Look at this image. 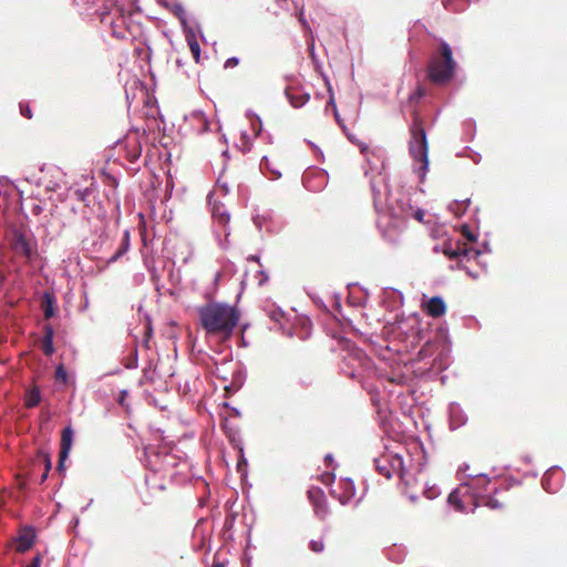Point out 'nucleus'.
<instances>
[{"label":"nucleus","mask_w":567,"mask_h":567,"mask_svg":"<svg viewBox=\"0 0 567 567\" xmlns=\"http://www.w3.org/2000/svg\"><path fill=\"white\" fill-rule=\"evenodd\" d=\"M372 195L374 208L378 213V228L389 241H395L398 239L410 215H413L416 220L423 221L425 215L423 209L411 212L412 207L403 202H398V205L394 206L388 192L383 194L375 189L374 181H372Z\"/></svg>","instance_id":"nucleus-1"},{"label":"nucleus","mask_w":567,"mask_h":567,"mask_svg":"<svg viewBox=\"0 0 567 567\" xmlns=\"http://www.w3.org/2000/svg\"><path fill=\"white\" fill-rule=\"evenodd\" d=\"M202 328L209 338L221 341L228 340L236 328L239 313L236 308L218 302H212L198 308Z\"/></svg>","instance_id":"nucleus-2"},{"label":"nucleus","mask_w":567,"mask_h":567,"mask_svg":"<svg viewBox=\"0 0 567 567\" xmlns=\"http://www.w3.org/2000/svg\"><path fill=\"white\" fill-rule=\"evenodd\" d=\"M489 483L484 474H476L468 482L462 483L456 489L449 495V503L454 506L457 512H473L477 506L485 505L491 509H498L502 504L493 496H484L483 491Z\"/></svg>","instance_id":"nucleus-3"},{"label":"nucleus","mask_w":567,"mask_h":567,"mask_svg":"<svg viewBox=\"0 0 567 567\" xmlns=\"http://www.w3.org/2000/svg\"><path fill=\"white\" fill-rule=\"evenodd\" d=\"M457 63L453 59L451 45L441 40L439 50L434 51L427 65V78L435 84L444 85L449 83L456 71Z\"/></svg>","instance_id":"nucleus-4"},{"label":"nucleus","mask_w":567,"mask_h":567,"mask_svg":"<svg viewBox=\"0 0 567 567\" xmlns=\"http://www.w3.org/2000/svg\"><path fill=\"white\" fill-rule=\"evenodd\" d=\"M342 374L363 382L364 378L377 375V368L364 351L357 347H348L343 350L340 362Z\"/></svg>","instance_id":"nucleus-5"},{"label":"nucleus","mask_w":567,"mask_h":567,"mask_svg":"<svg viewBox=\"0 0 567 567\" xmlns=\"http://www.w3.org/2000/svg\"><path fill=\"white\" fill-rule=\"evenodd\" d=\"M411 138L409 142V152L414 161V172L422 183L429 169V147L426 133L422 124L415 120L410 128Z\"/></svg>","instance_id":"nucleus-6"},{"label":"nucleus","mask_w":567,"mask_h":567,"mask_svg":"<svg viewBox=\"0 0 567 567\" xmlns=\"http://www.w3.org/2000/svg\"><path fill=\"white\" fill-rule=\"evenodd\" d=\"M9 245L16 255L27 260H30L37 252V240L31 230L24 227L12 228Z\"/></svg>","instance_id":"nucleus-7"},{"label":"nucleus","mask_w":567,"mask_h":567,"mask_svg":"<svg viewBox=\"0 0 567 567\" xmlns=\"http://www.w3.org/2000/svg\"><path fill=\"white\" fill-rule=\"evenodd\" d=\"M361 152L363 153L368 165L365 175H372L370 178V185L372 186V181H374L375 189L382 193V190L378 188V184L384 183V177L382 176V172L385 168L384 151L381 148L370 150L368 146H362Z\"/></svg>","instance_id":"nucleus-8"},{"label":"nucleus","mask_w":567,"mask_h":567,"mask_svg":"<svg viewBox=\"0 0 567 567\" xmlns=\"http://www.w3.org/2000/svg\"><path fill=\"white\" fill-rule=\"evenodd\" d=\"M374 466L386 478H390L393 474L401 478L404 476L403 458L399 454H384L377 457L374 458Z\"/></svg>","instance_id":"nucleus-9"},{"label":"nucleus","mask_w":567,"mask_h":567,"mask_svg":"<svg viewBox=\"0 0 567 567\" xmlns=\"http://www.w3.org/2000/svg\"><path fill=\"white\" fill-rule=\"evenodd\" d=\"M252 220L259 230L265 229L268 233H278L282 227L277 215L270 209L254 215Z\"/></svg>","instance_id":"nucleus-10"},{"label":"nucleus","mask_w":567,"mask_h":567,"mask_svg":"<svg viewBox=\"0 0 567 567\" xmlns=\"http://www.w3.org/2000/svg\"><path fill=\"white\" fill-rule=\"evenodd\" d=\"M117 147L122 150L125 157L131 162H136L142 154V144L137 133L127 135L123 141L117 143Z\"/></svg>","instance_id":"nucleus-11"},{"label":"nucleus","mask_w":567,"mask_h":567,"mask_svg":"<svg viewBox=\"0 0 567 567\" xmlns=\"http://www.w3.org/2000/svg\"><path fill=\"white\" fill-rule=\"evenodd\" d=\"M302 183L308 190L320 192L327 186L328 175L321 169L309 171L302 175Z\"/></svg>","instance_id":"nucleus-12"},{"label":"nucleus","mask_w":567,"mask_h":567,"mask_svg":"<svg viewBox=\"0 0 567 567\" xmlns=\"http://www.w3.org/2000/svg\"><path fill=\"white\" fill-rule=\"evenodd\" d=\"M563 481L561 470L559 466H553L546 471L542 478L543 488L548 493H555L559 489Z\"/></svg>","instance_id":"nucleus-13"},{"label":"nucleus","mask_w":567,"mask_h":567,"mask_svg":"<svg viewBox=\"0 0 567 567\" xmlns=\"http://www.w3.org/2000/svg\"><path fill=\"white\" fill-rule=\"evenodd\" d=\"M35 539V532L31 526H24L19 530L18 536L14 538L16 550L24 553L29 550Z\"/></svg>","instance_id":"nucleus-14"},{"label":"nucleus","mask_w":567,"mask_h":567,"mask_svg":"<svg viewBox=\"0 0 567 567\" xmlns=\"http://www.w3.org/2000/svg\"><path fill=\"white\" fill-rule=\"evenodd\" d=\"M483 250L480 249H467L461 247V244L458 243L456 247L453 246L452 243L444 244L443 247V254L447 256L449 258H458L461 256L467 257V259L474 258L477 259Z\"/></svg>","instance_id":"nucleus-15"},{"label":"nucleus","mask_w":567,"mask_h":567,"mask_svg":"<svg viewBox=\"0 0 567 567\" xmlns=\"http://www.w3.org/2000/svg\"><path fill=\"white\" fill-rule=\"evenodd\" d=\"M308 498L313 505L316 514L323 517L327 514V503L323 491L319 487H312L308 491Z\"/></svg>","instance_id":"nucleus-16"},{"label":"nucleus","mask_w":567,"mask_h":567,"mask_svg":"<svg viewBox=\"0 0 567 567\" xmlns=\"http://www.w3.org/2000/svg\"><path fill=\"white\" fill-rule=\"evenodd\" d=\"M449 420L451 430H456L467 422V415L458 403H451L449 405Z\"/></svg>","instance_id":"nucleus-17"},{"label":"nucleus","mask_w":567,"mask_h":567,"mask_svg":"<svg viewBox=\"0 0 567 567\" xmlns=\"http://www.w3.org/2000/svg\"><path fill=\"white\" fill-rule=\"evenodd\" d=\"M286 96L295 109H299L303 106L310 99V94L305 92L300 87H287L286 89Z\"/></svg>","instance_id":"nucleus-18"},{"label":"nucleus","mask_w":567,"mask_h":567,"mask_svg":"<svg viewBox=\"0 0 567 567\" xmlns=\"http://www.w3.org/2000/svg\"><path fill=\"white\" fill-rule=\"evenodd\" d=\"M72 441H73V431L70 426H66L62 431V436H61L59 470H62L63 463L66 460V457L69 456Z\"/></svg>","instance_id":"nucleus-19"},{"label":"nucleus","mask_w":567,"mask_h":567,"mask_svg":"<svg viewBox=\"0 0 567 567\" xmlns=\"http://www.w3.org/2000/svg\"><path fill=\"white\" fill-rule=\"evenodd\" d=\"M199 31V24H195V28H188V30L184 31L187 44L190 49V52L196 60L199 61L200 56V45L197 41V32Z\"/></svg>","instance_id":"nucleus-20"},{"label":"nucleus","mask_w":567,"mask_h":567,"mask_svg":"<svg viewBox=\"0 0 567 567\" xmlns=\"http://www.w3.org/2000/svg\"><path fill=\"white\" fill-rule=\"evenodd\" d=\"M186 121H189L192 125H197L198 133H204L209 130V122L203 111H193L189 115L185 116Z\"/></svg>","instance_id":"nucleus-21"},{"label":"nucleus","mask_w":567,"mask_h":567,"mask_svg":"<svg viewBox=\"0 0 567 567\" xmlns=\"http://www.w3.org/2000/svg\"><path fill=\"white\" fill-rule=\"evenodd\" d=\"M425 310L431 317L437 318L445 313L446 306L444 300L436 296L426 302Z\"/></svg>","instance_id":"nucleus-22"},{"label":"nucleus","mask_w":567,"mask_h":567,"mask_svg":"<svg viewBox=\"0 0 567 567\" xmlns=\"http://www.w3.org/2000/svg\"><path fill=\"white\" fill-rule=\"evenodd\" d=\"M213 217L216 220V223H218L220 226L224 227V231H225L226 236H228L229 231H228L227 226L230 220V216H229L228 212L226 210V208L224 206L215 205L213 208Z\"/></svg>","instance_id":"nucleus-23"},{"label":"nucleus","mask_w":567,"mask_h":567,"mask_svg":"<svg viewBox=\"0 0 567 567\" xmlns=\"http://www.w3.org/2000/svg\"><path fill=\"white\" fill-rule=\"evenodd\" d=\"M341 484L343 487V493L341 495H339L338 498L342 505H346V504H349L350 501L355 495V487H354L353 481L350 478L343 480L341 482Z\"/></svg>","instance_id":"nucleus-24"},{"label":"nucleus","mask_w":567,"mask_h":567,"mask_svg":"<svg viewBox=\"0 0 567 567\" xmlns=\"http://www.w3.org/2000/svg\"><path fill=\"white\" fill-rule=\"evenodd\" d=\"M173 13L179 20V22H181V24L183 27V31L188 30V28H195V24H198L196 21L188 22L186 11H185L184 7L181 3L174 4Z\"/></svg>","instance_id":"nucleus-25"},{"label":"nucleus","mask_w":567,"mask_h":567,"mask_svg":"<svg viewBox=\"0 0 567 567\" xmlns=\"http://www.w3.org/2000/svg\"><path fill=\"white\" fill-rule=\"evenodd\" d=\"M53 336H54L53 328L51 326H45L44 327V337L42 340V350H43L44 354H47V355H51L54 352Z\"/></svg>","instance_id":"nucleus-26"},{"label":"nucleus","mask_w":567,"mask_h":567,"mask_svg":"<svg viewBox=\"0 0 567 567\" xmlns=\"http://www.w3.org/2000/svg\"><path fill=\"white\" fill-rule=\"evenodd\" d=\"M130 245V231L126 229L123 234L120 247L117 248L115 254L112 257H110L109 262H114L122 256H124L128 251Z\"/></svg>","instance_id":"nucleus-27"},{"label":"nucleus","mask_w":567,"mask_h":567,"mask_svg":"<svg viewBox=\"0 0 567 567\" xmlns=\"http://www.w3.org/2000/svg\"><path fill=\"white\" fill-rule=\"evenodd\" d=\"M41 402V393L39 389L33 388L25 394L24 403L27 408H34Z\"/></svg>","instance_id":"nucleus-28"},{"label":"nucleus","mask_w":567,"mask_h":567,"mask_svg":"<svg viewBox=\"0 0 567 567\" xmlns=\"http://www.w3.org/2000/svg\"><path fill=\"white\" fill-rule=\"evenodd\" d=\"M267 313L269 316V318L274 321V322H277L279 323L280 328L284 330V323H285V318H286V313L278 307H275V306H271L268 310H267Z\"/></svg>","instance_id":"nucleus-29"},{"label":"nucleus","mask_w":567,"mask_h":567,"mask_svg":"<svg viewBox=\"0 0 567 567\" xmlns=\"http://www.w3.org/2000/svg\"><path fill=\"white\" fill-rule=\"evenodd\" d=\"M470 202V198L463 202L455 200L449 205V210L453 213L456 217H460L466 212Z\"/></svg>","instance_id":"nucleus-30"},{"label":"nucleus","mask_w":567,"mask_h":567,"mask_svg":"<svg viewBox=\"0 0 567 567\" xmlns=\"http://www.w3.org/2000/svg\"><path fill=\"white\" fill-rule=\"evenodd\" d=\"M260 169L264 172H270L272 174V179H277L281 176V173L275 168H272L271 163L267 156H264L260 161Z\"/></svg>","instance_id":"nucleus-31"},{"label":"nucleus","mask_w":567,"mask_h":567,"mask_svg":"<svg viewBox=\"0 0 567 567\" xmlns=\"http://www.w3.org/2000/svg\"><path fill=\"white\" fill-rule=\"evenodd\" d=\"M299 324L302 328V333L299 336L301 339H306L310 336V327L311 322L308 318H300L298 319Z\"/></svg>","instance_id":"nucleus-32"},{"label":"nucleus","mask_w":567,"mask_h":567,"mask_svg":"<svg viewBox=\"0 0 567 567\" xmlns=\"http://www.w3.org/2000/svg\"><path fill=\"white\" fill-rule=\"evenodd\" d=\"M44 317L51 318L54 315L53 300L50 295H45V305L43 308Z\"/></svg>","instance_id":"nucleus-33"},{"label":"nucleus","mask_w":567,"mask_h":567,"mask_svg":"<svg viewBox=\"0 0 567 567\" xmlns=\"http://www.w3.org/2000/svg\"><path fill=\"white\" fill-rule=\"evenodd\" d=\"M329 107H332V111H333V114H334V118L336 121L338 122V124L342 127H344V125L342 124V121L340 118V115L338 113V110H337V105H336V102H334V99L331 96L330 100L328 101L327 103V106H326V111H328Z\"/></svg>","instance_id":"nucleus-34"},{"label":"nucleus","mask_w":567,"mask_h":567,"mask_svg":"<svg viewBox=\"0 0 567 567\" xmlns=\"http://www.w3.org/2000/svg\"><path fill=\"white\" fill-rule=\"evenodd\" d=\"M55 379L59 382L65 383L68 381V373L62 364L56 367Z\"/></svg>","instance_id":"nucleus-35"},{"label":"nucleus","mask_w":567,"mask_h":567,"mask_svg":"<svg viewBox=\"0 0 567 567\" xmlns=\"http://www.w3.org/2000/svg\"><path fill=\"white\" fill-rule=\"evenodd\" d=\"M309 548L313 551V553H321L324 548V545H323V540L322 539H318V540H310L309 543Z\"/></svg>","instance_id":"nucleus-36"},{"label":"nucleus","mask_w":567,"mask_h":567,"mask_svg":"<svg viewBox=\"0 0 567 567\" xmlns=\"http://www.w3.org/2000/svg\"><path fill=\"white\" fill-rule=\"evenodd\" d=\"M424 495L429 499H434L435 497H437L440 495V489L435 485L429 486L425 488Z\"/></svg>","instance_id":"nucleus-37"},{"label":"nucleus","mask_w":567,"mask_h":567,"mask_svg":"<svg viewBox=\"0 0 567 567\" xmlns=\"http://www.w3.org/2000/svg\"><path fill=\"white\" fill-rule=\"evenodd\" d=\"M462 234L464 237H466L470 241H475L476 236L472 233L468 225L464 224L462 225Z\"/></svg>","instance_id":"nucleus-38"},{"label":"nucleus","mask_w":567,"mask_h":567,"mask_svg":"<svg viewBox=\"0 0 567 567\" xmlns=\"http://www.w3.org/2000/svg\"><path fill=\"white\" fill-rule=\"evenodd\" d=\"M75 195L79 198V200H81L83 203H86L87 202V197L91 195V190L89 188L79 189V190L75 192Z\"/></svg>","instance_id":"nucleus-39"},{"label":"nucleus","mask_w":567,"mask_h":567,"mask_svg":"<svg viewBox=\"0 0 567 567\" xmlns=\"http://www.w3.org/2000/svg\"><path fill=\"white\" fill-rule=\"evenodd\" d=\"M239 63V59L236 58V56H231L229 59L226 60L225 64H224V68L225 69H230V68H235L237 66Z\"/></svg>","instance_id":"nucleus-40"},{"label":"nucleus","mask_w":567,"mask_h":567,"mask_svg":"<svg viewBox=\"0 0 567 567\" xmlns=\"http://www.w3.org/2000/svg\"><path fill=\"white\" fill-rule=\"evenodd\" d=\"M20 113L22 116H24L27 118L32 117V113H31L29 105H24V104L20 103Z\"/></svg>","instance_id":"nucleus-41"},{"label":"nucleus","mask_w":567,"mask_h":567,"mask_svg":"<svg viewBox=\"0 0 567 567\" xmlns=\"http://www.w3.org/2000/svg\"><path fill=\"white\" fill-rule=\"evenodd\" d=\"M127 369H135L137 367V351L134 350V355L131 361L125 363Z\"/></svg>","instance_id":"nucleus-42"},{"label":"nucleus","mask_w":567,"mask_h":567,"mask_svg":"<svg viewBox=\"0 0 567 567\" xmlns=\"http://www.w3.org/2000/svg\"><path fill=\"white\" fill-rule=\"evenodd\" d=\"M425 95V90L421 86L416 89V91L411 95V100L422 99Z\"/></svg>","instance_id":"nucleus-43"},{"label":"nucleus","mask_w":567,"mask_h":567,"mask_svg":"<svg viewBox=\"0 0 567 567\" xmlns=\"http://www.w3.org/2000/svg\"><path fill=\"white\" fill-rule=\"evenodd\" d=\"M40 564H41V557L40 555L35 556L32 561L25 566V567H40Z\"/></svg>","instance_id":"nucleus-44"},{"label":"nucleus","mask_w":567,"mask_h":567,"mask_svg":"<svg viewBox=\"0 0 567 567\" xmlns=\"http://www.w3.org/2000/svg\"><path fill=\"white\" fill-rule=\"evenodd\" d=\"M50 468H51V462L47 457V460H45V473L42 476V481H44L48 477V472L50 471Z\"/></svg>","instance_id":"nucleus-45"},{"label":"nucleus","mask_w":567,"mask_h":567,"mask_svg":"<svg viewBox=\"0 0 567 567\" xmlns=\"http://www.w3.org/2000/svg\"><path fill=\"white\" fill-rule=\"evenodd\" d=\"M249 261H256V262H259V257L256 256V255H250L248 258H247Z\"/></svg>","instance_id":"nucleus-46"},{"label":"nucleus","mask_w":567,"mask_h":567,"mask_svg":"<svg viewBox=\"0 0 567 567\" xmlns=\"http://www.w3.org/2000/svg\"><path fill=\"white\" fill-rule=\"evenodd\" d=\"M483 246H484V251H487V252H489V251H491V248H489V246H488V244H487V243H484V245H483Z\"/></svg>","instance_id":"nucleus-47"},{"label":"nucleus","mask_w":567,"mask_h":567,"mask_svg":"<svg viewBox=\"0 0 567 567\" xmlns=\"http://www.w3.org/2000/svg\"><path fill=\"white\" fill-rule=\"evenodd\" d=\"M256 120H257V122L259 124V128H258V132H257V133H259L261 131V120L258 116H256Z\"/></svg>","instance_id":"nucleus-48"},{"label":"nucleus","mask_w":567,"mask_h":567,"mask_svg":"<svg viewBox=\"0 0 567 567\" xmlns=\"http://www.w3.org/2000/svg\"><path fill=\"white\" fill-rule=\"evenodd\" d=\"M261 274H262V276H264V279H260V280H259V284H260V285H262V284H264V281H266V280L268 279V277H267L264 272H261Z\"/></svg>","instance_id":"nucleus-49"},{"label":"nucleus","mask_w":567,"mask_h":567,"mask_svg":"<svg viewBox=\"0 0 567 567\" xmlns=\"http://www.w3.org/2000/svg\"><path fill=\"white\" fill-rule=\"evenodd\" d=\"M299 20H300V22H301L303 25H306V24H307L306 20L303 19L302 13L300 14Z\"/></svg>","instance_id":"nucleus-50"},{"label":"nucleus","mask_w":567,"mask_h":567,"mask_svg":"<svg viewBox=\"0 0 567 567\" xmlns=\"http://www.w3.org/2000/svg\"><path fill=\"white\" fill-rule=\"evenodd\" d=\"M213 567H224L221 563H214Z\"/></svg>","instance_id":"nucleus-51"},{"label":"nucleus","mask_w":567,"mask_h":567,"mask_svg":"<svg viewBox=\"0 0 567 567\" xmlns=\"http://www.w3.org/2000/svg\"><path fill=\"white\" fill-rule=\"evenodd\" d=\"M467 274H468V276H471V277H473V278H476V277H477L476 275H474V274H473V272H471L470 270H467Z\"/></svg>","instance_id":"nucleus-52"},{"label":"nucleus","mask_w":567,"mask_h":567,"mask_svg":"<svg viewBox=\"0 0 567 567\" xmlns=\"http://www.w3.org/2000/svg\"><path fill=\"white\" fill-rule=\"evenodd\" d=\"M326 460H327V461H331V460H332V456H331L330 454H328V455L326 456Z\"/></svg>","instance_id":"nucleus-53"},{"label":"nucleus","mask_w":567,"mask_h":567,"mask_svg":"<svg viewBox=\"0 0 567 567\" xmlns=\"http://www.w3.org/2000/svg\"><path fill=\"white\" fill-rule=\"evenodd\" d=\"M412 321H413L414 323H417V318L414 316V317L412 318Z\"/></svg>","instance_id":"nucleus-54"},{"label":"nucleus","mask_w":567,"mask_h":567,"mask_svg":"<svg viewBox=\"0 0 567 567\" xmlns=\"http://www.w3.org/2000/svg\"><path fill=\"white\" fill-rule=\"evenodd\" d=\"M425 352L424 349L420 350V354L423 355V353Z\"/></svg>","instance_id":"nucleus-55"}]
</instances>
